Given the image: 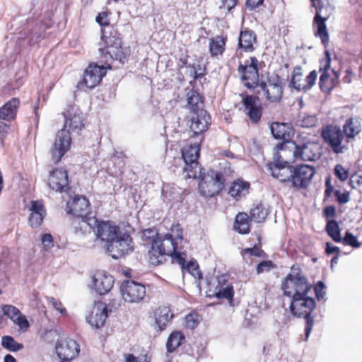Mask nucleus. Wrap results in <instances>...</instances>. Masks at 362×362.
<instances>
[{
  "label": "nucleus",
  "instance_id": "c85d7f7f",
  "mask_svg": "<svg viewBox=\"0 0 362 362\" xmlns=\"http://www.w3.org/2000/svg\"><path fill=\"white\" fill-rule=\"evenodd\" d=\"M93 284L100 295L107 293L112 288L114 279L112 276L102 271H97L93 276Z\"/></svg>",
  "mask_w": 362,
  "mask_h": 362
},
{
  "label": "nucleus",
  "instance_id": "603ef678",
  "mask_svg": "<svg viewBox=\"0 0 362 362\" xmlns=\"http://www.w3.org/2000/svg\"><path fill=\"white\" fill-rule=\"evenodd\" d=\"M341 242H343L344 245H349L356 248H358L361 246V243L358 241L357 238L351 233L348 231L346 232Z\"/></svg>",
  "mask_w": 362,
  "mask_h": 362
},
{
  "label": "nucleus",
  "instance_id": "e2e57ef3",
  "mask_svg": "<svg viewBox=\"0 0 362 362\" xmlns=\"http://www.w3.org/2000/svg\"><path fill=\"white\" fill-rule=\"evenodd\" d=\"M334 196L339 204H346L349 201V193L348 192L341 193L339 190H336L334 192Z\"/></svg>",
  "mask_w": 362,
  "mask_h": 362
},
{
  "label": "nucleus",
  "instance_id": "f03ea898",
  "mask_svg": "<svg viewBox=\"0 0 362 362\" xmlns=\"http://www.w3.org/2000/svg\"><path fill=\"white\" fill-rule=\"evenodd\" d=\"M312 288V284L303 274L298 264H293L291 267V272L282 280L281 286L283 294L291 299L308 294Z\"/></svg>",
  "mask_w": 362,
  "mask_h": 362
},
{
  "label": "nucleus",
  "instance_id": "f3484780",
  "mask_svg": "<svg viewBox=\"0 0 362 362\" xmlns=\"http://www.w3.org/2000/svg\"><path fill=\"white\" fill-rule=\"evenodd\" d=\"M120 289L123 299L129 303L141 302L146 293L145 286L133 280L124 281Z\"/></svg>",
  "mask_w": 362,
  "mask_h": 362
},
{
  "label": "nucleus",
  "instance_id": "aec40b11",
  "mask_svg": "<svg viewBox=\"0 0 362 362\" xmlns=\"http://www.w3.org/2000/svg\"><path fill=\"white\" fill-rule=\"evenodd\" d=\"M71 138L69 130L64 128L59 130L52 149V159L56 164L58 163L66 151L70 148Z\"/></svg>",
  "mask_w": 362,
  "mask_h": 362
},
{
  "label": "nucleus",
  "instance_id": "79ce46f5",
  "mask_svg": "<svg viewBox=\"0 0 362 362\" xmlns=\"http://www.w3.org/2000/svg\"><path fill=\"white\" fill-rule=\"evenodd\" d=\"M185 337L180 331H173L168 337L166 348L169 353L174 352L185 341Z\"/></svg>",
  "mask_w": 362,
  "mask_h": 362
},
{
  "label": "nucleus",
  "instance_id": "a19ab883",
  "mask_svg": "<svg viewBox=\"0 0 362 362\" xmlns=\"http://www.w3.org/2000/svg\"><path fill=\"white\" fill-rule=\"evenodd\" d=\"M361 127L358 119L350 117L343 125V132L347 139H354L361 132Z\"/></svg>",
  "mask_w": 362,
  "mask_h": 362
},
{
  "label": "nucleus",
  "instance_id": "37998d69",
  "mask_svg": "<svg viewBox=\"0 0 362 362\" xmlns=\"http://www.w3.org/2000/svg\"><path fill=\"white\" fill-rule=\"evenodd\" d=\"M325 231L335 243H341L342 241L341 229L337 221H327L325 226Z\"/></svg>",
  "mask_w": 362,
  "mask_h": 362
},
{
  "label": "nucleus",
  "instance_id": "e433bc0d",
  "mask_svg": "<svg viewBox=\"0 0 362 362\" xmlns=\"http://www.w3.org/2000/svg\"><path fill=\"white\" fill-rule=\"evenodd\" d=\"M252 219L247 213L239 212L236 214L233 223V228L242 235L249 234L251 231Z\"/></svg>",
  "mask_w": 362,
  "mask_h": 362
},
{
  "label": "nucleus",
  "instance_id": "0e129e2a",
  "mask_svg": "<svg viewBox=\"0 0 362 362\" xmlns=\"http://www.w3.org/2000/svg\"><path fill=\"white\" fill-rule=\"evenodd\" d=\"M325 252L327 255L334 254L335 256H337L339 255L341 250L339 247L335 246L330 243H327Z\"/></svg>",
  "mask_w": 362,
  "mask_h": 362
},
{
  "label": "nucleus",
  "instance_id": "58836bf2",
  "mask_svg": "<svg viewBox=\"0 0 362 362\" xmlns=\"http://www.w3.org/2000/svg\"><path fill=\"white\" fill-rule=\"evenodd\" d=\"M250 188V184L249 182L237 179L232 182L228 193L232 197L238 200L240 197L249 193Z\"/></svg>",
  "mask_w": 362,
  "mask_h": 362
},
{
  "label": "nucleus",
  "instance_id": "8fccbe9b",
  "mask_svg": "<svg viewBox=\"0 0 362 362\" xmlns=\"http://www.w3.org/2000/svg\"><path fill=\"white\" fill-rule=\"evenodd\" d=\"M275 268H276V265L272 260H263L257 265L256 273L260 274L264 272H269Z\"/></svg>",
  "mask_w": 362,
  "mask_h": 362
},
{
  "label": "nucleus",
  "instance_id": "4be33fe9",
  "mask_svg": "<svg viewBox=\"0 0 362 362\" xmlns=\"http://www.w3.org/2000/svg\"><path fill=\"white\" fill-rule=\"evenodd\" d=\"M65 127L73 132L78 133L85 127L86 119L81 109L76 105H69L63 112Z\"/></svg>",
  "mask_w": 362,
  "mask_h": 362
},
{
  "label": "nucleus",
  "instance_id": "412c9836",
  "mask_svg": "<svg viewBox=\"0 0 362 362\" xmlns=\"http://www.w3.org/2000/svg\"><path fill=\"white\" fill-rule=\"evenodd\" d=\"M322 137L325 141L336 153H342L347 148L341 144L343 134L339 128L337 127L327 126L322 132Z\"/></svg>",
  "mask_w": 362,
  "mask_h": 362
},
{
  "label": "nucleus",
  "instance_id": "de8ad7c7",
  "mask_svg": "<svg viewBox=\"0 0 362 362\" xmlns=\"http://www.w3.org/2000/svg\"><path fill=\"white\" fill-rule=\"evenodd\" d=\"M202 316L196 311H192L185 317V326L187 328L194 329L202 320Z\"/></svg>",
  "mask_w": 362,
  "mask_h": 362
},
{
  "label": "nucleus",
  "instance_id": "473e14b6",
  "mask_svg": "<svg viewBox=\"0 0 362 362\" xmlns=\"http://www.w3.org/2000/svg\"><path fill=\"white\" fill-rule=\"evenodd\" d=\"M272 136L281 141H291L294 136L295 129L290 123L274 122L270 126Z\"/></svg>",
  "mask_w": 362,
  "mask_h": 362
},
{
  "label": "nucleus",
  "instance_id": "a878e982",
  "mask_svg": "<svg viewBox=\"0 0 362 362\" xmlns=\"http://www.w3.org/2000/svg\"><path fill=\"white\" fill-rule=\"evenodd\" d=\"M47 183L57 192H66L70 189L67 171L63 168H56L50 172Z\"/></svg>",
  "mask_w": 362,
  "mask_h": 362
},
{
  "label": "nucleus",
  "instance_id": "69168bd1",
  "mask_svg": "<svg viewBox=\"0 0 362 362\" xmlns=\"http://www.w3.org/2000/svg\"><path fill=\"white\" fill-rule=\"evenodd\" d=\"M49 303L52 305V307L59 311L60 313L63 314L66 313V309L64 308L62 302L59 301L54 298H50L49 300Z\"/></svg>",
  "mask_w": 362,
  "mask_h": 362
},
{
  "label": "nucleus",
  "instance_id": "4468645a",
  "mask_svg": "<svg viewBox=\"0 0 362 362\" xmlns=\"http://www.w3.org/2000/svg\"><path fill=\"white\" fill-rule=\"evenodd\" d=\"M55 351L62 361H71L80 354V344L71 338L58 339L55 344Z\"/></svg>",
  "mask_w": 362,
  "mask_h": 362
},
{
  "label": "nucleus",
  "instance_id": "dca6fc26",
  "mask_svg": "<svg viewBox=\"0 0 362 362\" xmlns=\"http://www.w3.org/2000/svg\"><path fill=\"white\" fill-rule=\"evenodd\" d=\"M317 73L315 70L312 71L309 75L304 77L303 69L300 66L293 68L290 81V86L298 91H307L310 90L316 83Z\"/></svg>",
  "mask_w": 362,
  "mask_h": 362
},
{
  "label": "nucleus",
  "instance_id": "cd10ccee",
  "mask_svg": "<svg viewBox=\"0 0 362 362\" xmlns=\"http://www.w3.org/2000/svg\"><path fill=\"white\" fill-rule=\"evenodd\" d=\"M214 296L218 299H226L231 301L234 296V288L228 282V277L223 274L217 277V285L215 287Z\"/></svg>",
  "mask_w": 362,
  "mask_h": 362
},
{
  "label": "nucleus",
  "instance_id": "c9c22d12",
  "mask_svg": "<svg viewBox=\"0 0 362 362\" xmlns=\"http://www.w3.org/2000/svg\"><path fill=\"white\" fill-rule=\"evenodd\" d=\"M226 35H216L209 39V52L212 58L222 56L226 50Z\"/></svg>",
  "mask_w": 362,
  "mask_h": 362
},
{
  "label": "nucleus",
  "instance_id": "39448f33",
  "mask_svg": "<svg viewBox=\"0 0 362 362\" xmlns=\"http://www.w3.org/2000/svg\"><path fill=\"white\" fill-rule=\"evenodd\" d=\"M316 307L315 300L308 294L293 298L289 305L290 312L294 317L305 319V335L307 340L314 326L312 313Z\"/></svg>",
  "mask_w": 362,
  "mask_h": 362
},
{
  "label": "nucleus",
  "instance_id": "a18cd8bd",
  "mask_svg": "<svg viewBox=\"0 0 362 362\" xmlns=\"http://www.w3.org/2000/svg\"><path fill=\"white\" fill-rule=\"evenodd\" d=\"M268 215V210L262 204H258L250 211V216L252 221L262 223L264 221Z\"/></svg>",
  "mask_w": 362,
  "mask_h": 362
},
{
  "label": "nucleus",
  "instance_id": "a211bd4d",
  "mask_svg": "<svg viewBox=\"0 0 362 362\" xmlns=\"http://www.w3.org/2000/svg\"><path fill=\"white\" fill-rule=\"evenodd\" d=\"M95 225L96 238L103 242H105L107 245L122 233L119 226L112 221L97 220Z\"/></svg>",
  "mask_w": 362,
  "mask_h": 362
},
{
  "label": "nucleus",
  "instance_id": "bf43d9fd",
  "mask_svg": "<svg viewBox=\"0 0 362 362\" xmlns=\"http://www.w3.org/2000/svg\"><path fill=\"white\" fill-rule=\"evenodd\" d=\"M243 254H249L251 256L262 257L266 255L265 252L257 245L252 247L245 248L243 250Z\"/></svg>",
  "mask_w": 362,
  "mask_h": 362
},
{
  "label": "nucleus",
  "instance_id": "6e6d98bb",
  "mask_svg": "<svg viewBox=\"0 0 362 362\" xmlns=\"http://www.w3.org/2000/svg\"><path fill=\"white\" fill-rule=\"evenodd\" d=\"M13 322L19 327L22 332H26L30 327L28 320L22 313H20Z\"/></svg>",
  "mask_w": 362,
  "mask_h": 362
},
{
  "label": "nucleus",
  "instance_id": "c756f323",
  "mask_svg": "<svg viewBox=\"0 0 362 362\" xmlns=\"http://www.w3.org/2000/svg\"><path fill=\"white\" fill-rule=\"evenodd\" d=\"M156 324L159 332L164 331L174 317L171 306L160 305L153 312Z\"/></svg>",
  "mask_w": 362,
  "mask_h": 362
},
{
  "label": "nucleus",
  "instance_id": "774afa93",
  "mask_svg": "<svg viewBox=\"0 0 362 362\" xmlns=\"http://www.w3.org/2000/svg\"><path fill=\"white\" fill-rule=\"evenodd\" d=\"M185 267L194 276L199 273V265L196 262H189L185 264Z\"/></svg>",
  "mask_w": 362,
  "mask_h": 362
},
{
  "label": "nucleus",
  "instance_id": "09e8293b",
  "mask_svg": "<svg viewBox=\"0 0 362 362\" xmlns=\"http://www.w3.org/2000/svg\"><path fill=\"white\" fill-rule=\"evenodd\" d=\"M111 14V11L106 8L105 11H102L98 13L95 17V21L98 24H99L102 28H105V27L109 28L110 25V21L109 16Z\"/></svg>",
  "mask_w": 362,
  "mask_h": 362
},
{
  "label": "nucleus",
  "instance_id": "9d476101",
  "mask_svg": "<svg viewBox=\"0 0 362 362\" xmlns=\"http://www.w3.org/2000/svg\"><path fill=\"white\" fill-rule=\"evenodd\" d=\"M265 100L269 103H279L284 96V83L283 79L278 75H274L267 78V81L260 83Z\"/></svg>",
  "mask_w": 362,
  "mask_h": 362
},
{
  "label": "nucleus",
  "instance_id": "2eb2a0df",
  "mask_svg": "<svg viewBox=\"0 0 362 362\" xmlns=\"http://www.w3.org/2000/svg\"><path fill=\"white\" fill-rule=\"evenodd\" d=\"M107 250L113 259L124 257L134 250L132 238L127 233H121L107 246Z\"/></svg>",
  "mask_w": 362,
  "mask_h": 362
},
{
  "label": "nucleus",
  "instance_id": "0eeeda50",
  "mask_svg": "<svg viewBox=\"0 0 362 362\" xmlns=\"http://www.w3.org/2000/svg\"><path fill=\"white\" fill-rule=\"evenodd\" d=\"M178 247L172 239L165 234L156 233L151 241V249L148 250V261L150 264L158 266L165 263L169 255L175 253Z\"/></svg>",
  "mask_w": 362,
  "mask_h": 362
},
{
  "label": "nucleus",
  "instance_id": "ea45409f",
  "mask_svg": "<svg viewBox=\"0 0 362 362\" xmlns=\"http://www.w3.org/2000/svg\"><path fill=\"white\" fill-rule=\"evenodd\" d=\"M204 104V97L199 93L197 90L192 88L187 93V107L190 112L194 113L200 110H204L202 107Z\"/></svg>",
  "mask_w": 362,
  "mask_h": 362
},
{
  "label": "nucleus",
  "instance_id": "b1692460",
  "mask_svg": "<svg viewBox=\"0 0 362 362\" xmlns=\"http://www.w3.org/2000/svg\"><path fill=\"white\" fill-rule=\"evenodd\" d=\"M193 116L187 123L192 135L190 138L197 139L199 136H204L203 134L208 129L210 124V115L206 110H200L194 113Z\"/></svg>",
  "mask_w": 362,
  "mask_h": 362
},
{
  "label": "nucleus",
  "instance_id": "338daca9",
  "mask_svg": "<svg viewBox=\"0 0 362 362\" xmlns=\"http://www.w3.org/2000/svg\"><path fill=\"white\" fill-rule=\"evenodd\" d=\"M41 241L45 247L50 248L53 247V238L49 233H45L42 235Z\"/></svg>",
  "mask_w": 362,
  "mask_h": 362
},
{
  "label": "nucleus",
  "instance_id": "052dcab7",
  "mask_svg": "<svg viewBox=\"0 0 362 362\" xmlns=\"http://www.w3.org/2000/svg\"><path fill=\"white\" fill-rule=\"evenodd\" d=\"M317 119L314 116L308 115L299 121V125L302 127L310 128L315 126Z\"/></svg>",
  "mask_w": 362,
  "mask_h": 362
},
{
  "label": "nucleus",
  "instance_id": "bb28decb",
  "mask_svg": "<svg viewBox=\"0 0 362 362\" xmlns=\"http://www.w3.org/2000/svg\"><path fill=\"white\" fill-rule=\"evenodd\" d=\"M96 221L97 219L92 216L73 217L71 220V229L76 235L84 236L91 233Z\"/></svg>",
  "mask_w": 362,
  "mask_h": 362
},
{
  "label": "nucleus",
  "instance_id": "5fc2aeb1",
  "mask_svg": "<svg viewBox=\"0 0 362 362\" xmlns=\"http://www.w3.org/2000/svg\"><path fill=\"white\" fill-rule=\"evenodd\" d=\"M5 315L9 317L12 321L20 314L21 311L15 306L11 305H6L2 308Z\"/></svg>",
  "mask_w": 362,
  "mask_h": 362
},
{
  "label": "nucleus",
  "instance_id": "5701e85b",
  "mask_svg": "<svg viewBox=\"0 0 362 362\" xmlns=\"http://www.w3.org/2000/svg\"><path fill=\"white\" fill-rule=\"evenodd\" d=\"M293 151V157L297 160L304 161H314L320 158V152L317 144L308 141L302 144H296Z\"/></svg>",
  "mask_w": 362,
  "mask_h": 362
},
{
  "label": "nucleus",
  "instance_id": "ddd939ff",
  "mask_svg": "<svg viewBox=\"0 0 362 362\" xmlns=\"http://www.w3.org/2000/svg\"><path fill=\"white\" fill-rule=\"evenodd\" d=\"M105 75L106 69L104 66L90 63L86 69L83 78L78 83L77 88L82 90L93 89L100 83Z\"/></svg>",
  "mask_w": 362,
  "mask_h": 362
},
{
  "label": "nucleus",
  "instance_id": "1a4fd4ad",
  "mask_svg": "<svg viewBox=\"0 0 362 362\" xmlns=\"http://www.w3.org/2000/svg\"><path fill=\"white\" fill-rule=\"evenodd\" d=\"M331 54L329 51H325V57L320 62V72H322L319 86L322 92L329 93L336 86L339 84V74L334 70H331Z\"/></svg>",
  "mask_w": 362,
  "mask_h": 362
},
{
  "label": "nucleus",
  "instance_id": "6e6552de",
  "mask_svg": "<svg viewBox=\"0 0 362 362\" xmlns=\"http://www.w3.org/2000/svg\"><path fill=\"white\" fill-rule=\"evenodd\" d=\"M259 68L260 63L256 57H250L244 64H239L238 72L240 81L247 89L255 90L260 86Z\"/></svg>",
  "mask_w": 362,
  "mask_h": 362
},
{
  "label": "nucleus",
  "instance_id": "49530a36",
  "mask_svg": "<svg viewBox=\"0 0 362 362\" xmlns=\"http://www.w3.org/2000/svg\"><path fill=\"white\" fill-rule=\"evenodd\" d=\"M1 345L10 351H18L23 348V345L17 342L11 336H4L1 338Z\"/></svg>",
  "mask_w": 362,
  "mask_h": 362
},
{
  "label": "nucleus",
  "instance_id": "f8f14e48",
  "mask_svg": "<svg viewBox=\"0 0 362 362\" xmlns=\"http://www.w3.org/2000/svg\"><path fill=\"white\" fill-rule=\"evenodd\" d=\"M315 173L316 170L312 165L303 163L294 165L291 187L298 190L307 189L312 184Z\"/></svg>",
  "mask_w": 362,
  "mask_h": 362
},
{
  "label": "nucleus",
  "instance_id": "20e7f679",
  "mask_svg": "<svg viewBox=\"0 0 362 362\" xmlns=\"http://www.w3.org/2000/svg\"><path fill=\"white\" fill-rule=\"evenodd\" d=\"M200 179L198 189L199 193L206 197L218 195L225 188V177L221 171L204 168L198 170L197 178Z\"/></svg>",
  "mask_w": 362,
  "mask_h": 362
},
{
  "label": "nucleus",
  "instance_id": "4d7b16f0",
  "mask_svg": "<svg viewBox=\"0 0 362 362\" xmlns=\"http://www.w3.org/2000/svg\"><path fill=\"white\" fill-rule=\"evenodd\" d=\"M322 216L325 218L326 222L334 221L333 218L337 216L336 207L332 205L325 207L322 210Z\"/></svg>",
  "mask_w": 362,
  "mask_h": 362
},
{
  "label": "nucleus",
  "instance_id": "423d86ee",
  "mask_svg": "<svg viewBox=\"0 0 362 362\" xmlns=\"http://www.w3.org/2000/svg\"><path fill=\"white\" fill-rule=\"evenodd\" d=\"M178 247L172 239L165 234L156 233L151 241V249L148 250V261L150 264L158 266L165 263L169 255L175 253Z\"/></svg>",
  "mask_w": 362,
  "mask_h": 362
},
{
  "label": "nucleus",
  "instance_id": "9b49d317",
  "mask_svg": "<svg viewBox=\"0 0 362 362\" xmlns=\"http://www.w3.org/2000/svg\"><path fill=\"white\" fill-rule=\"evenodd\" d=\"M241 103L245 116L252 124H258L262 119L264 111L263 104L260 98L255 95L242 94Z\"/></svg>",
  "mask_w": 362,
  "mask_h": 362
},
{
  "label": "nucleus",
  "instance_id": "864d4df0",
  "mask_svg": "<svg viewBox=\"0 0 362 362\" xmlns=\"http://www.w3.org/2000/svg\"><path fill=\"white\" fill-rule=\"evenodd\" d=\"M189 67H192L194 69V75L193 78L194 80H197L199 78H201L204 77L207 74V69L205 65L202 66L201 64H189Z\"/></svg>",
  "mask_w": 362,
  "mask_h": 362
},
{
  "label": "nucleus",
  "instance_id": "f257e3e1",
  "mask_svg": "<svg viewBox=\"0 0 362 362\" xmlns=\"http://www.w3.org/2000/svg\"><path fill=\"white\" fill-rule=\"evenodd\" d=\"M204 139V136H199L197 139L189 138L185 141V144L180 149L181 159L184 162L182 173L185 179H196L198 170L202 168L198 160Z\"/></svg>",
  "mask_w": 362,
  "mask_h": 362
},
{
  "label": "nucleus",
  "instance_id": "72a5a7b5",
  "mask_svg": "<svg viewBox=\"0 0 362 362\" xmlns=\"http://www.w3.org/2000/svg\"><path fill=\"white\" fill-rule=\"evenodd\" d=\"M21 101L18 98H13L0 107V119L12 121L16 119Z\"/></svg>",
  "mask_w": 362,
  "mask_h": 362
},
{
  "label": "nucleus",
  "instance_id": "2f4dec72",
  "mask_svg": "<svg viewBox=\"0 0 362 362\" xmlns=\"http://www.w3.org/2000/svg\"><path fill=\"white\" fill-rule=\"evenodd\" d=\"M30 214L28 218V223L33 228H39L46 216V210L42 201L36 200L30 202L29 209Z\"/></svg>",
  "mask_w": 362,
  "mask_h": 362
},
{
  "label": "nucleus",
  "instance_id": "4c0bfd02",
  "mask_svg": "<svg viewBox=\"0 0 362 362\" xmlns=\"http://www.w3.org/2000/svg\"><path fill=\"white\" fill-rule=\"evenodd\" d=\"M327 18H323L320 13H315L313 27L316 28L315 35L319 37L322 43L326 47L329 42V33L325 24Z\"/></svg>",
  "mask_w": 362,
  "mask_h": 362
},
{
  "label": "nucleus",
  "instance_id": "393cba45",
  "mask_svg": "<svg viewBox=\"0 0 362 362\" xmlns=\"http://www.w3.org/2000/svg\"><path fill=\"white\" fill-rule=\"evenodd\" d=\"M67 212L73 217L91 216L90 204L85 196H74L66 204Z\"/></svg>",
  "mask_w": 362,
  "mask_h": 362
},
{
  "label": "nucleus",
  "instance_id": "7c9ffc66",
  "mask_svg": "<svg viewBox=\"0 0 362 362\" xmlns=\"http://www.w3.org/2000/svg\"><path fill=\"white\" fill-rule=\"evenodd\" d=\"M107 317V308L103 303L95 304L86 320L91 327L96 329L103 327Z\"/></svg>",
  "mask_w": 362,
  "mask_h": 362
},
{
  "label": "nucleus",
  "instance_id": "13d9d810",
  "mask_svg": "<svg viewBox=\"0 0 362 362\" xmlns=\"http://www.w3.org/2000/svg\"><path fill=\"white\" fill-rule=\"evenodd\" d=\"M325 285L322 281H319L314 286L313 289L315 293V296L318 300H321L325 296Z\"/></svg>",
  "mask_w": 362,
  "mask_h": 362
},
{
  "label": "nucleus",
  "instance_id": "680f3d73",
  "mask_svg": "<svg viewBox=\"0 0 362 362\" xmlns=\"http://www.w3.org/2000/svg\"><path fill=\"white\" fill-rule=\"evenodd\" d=\"M169 257L175 259L176 262L182 267L185 268L186 260H185V254L183 252H177V250H175V253L172 254V255H169Z\"/></svg>",
  "mask_w": 362,
  "mask_h": 362
},
{
  "label": "nucleus",
  "instance_id": "6ab92c4d",
  "mask_svg": "<svg viewBox=\"0 0 362 362\" xmlns=\"http://www.w3.org/2000/svg\"><path fill=\"white\" fill-rule=\"evenodd\" d=\"M272 175L282 183H291L293 176L294 165L279 158L274 162H270L267 165Z\"/></svg>",
  "mask_w": 362,
  "mask_h": 362
},
{
  "label": "nucleus",
  "instance_id": "c03bdc74",
  "mask_svg": "<svg viewBox=\"0 0 362 362\" xmlns=\"http://www.w3.org/2000/svg\"><path fill=\"white\" fill-rule=\"evenodd\" d=\"M165 235L168 238L172 239L178 247V245L183 240V228L178 222L173 223L170 228L169 232Z\"/></svg>",
  "mask_w": 362,
  "mask_h": 362
},
{
  "label": "nucleus",
  "instance_id": "f704fd0d",
  "mask_svg": "<svg viewBox=\"0 0 362 362\" xmlns=\"http://www.w3.org/2000/svg\"><path fill=\"white\" fill-rule=\"evenodd\" d=\"M257 43V35L252 30L245 28L242 30L239 35L238 47L245 52H252L255 50V44Z\"/></svg>",
  "mask_w": 362,
  "mask_h": 362
},
{
  "label": "nucleus",
  "instance_id": "7ed1b4c3",
  "mask_svg": "<svg viewBox=\"0 0 362 362\" xmlns=\"http://www.w3.org/2000/svg\"><path fill=\"white\" fill-rule=\"evenodd\" d=\"M99 52L102 57L122 61L126 58L122 40L118 30L113 26L101 28Z\"/></svg>",
  "mask_w": 362,
  "mask_h": 362
},
{
  "label": "nucleus",
  "instance_id": "3c124183",
  "mask_svg": "<svg viewBox=\"0 0 362 362\" xmlns=\"http://www.w3.org/2000/svg\"><path fill=\"white\" fill-rule=\"evenodd\" d=\"M334 174L341 182L346 181L349 176V170L341 164L334 166Z\"/></svg>",
  "mask_w": 362,
  "mask_h": 362
}]
</instances>
